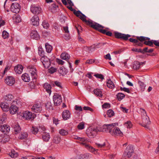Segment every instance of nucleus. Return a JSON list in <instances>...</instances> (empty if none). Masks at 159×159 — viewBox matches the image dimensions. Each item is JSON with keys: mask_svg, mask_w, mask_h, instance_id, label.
<instances>
[{"mask_svg": "<svg viewBox=\"0 0 159 159\" xmlns=\"http://www.w3.org/2000/svg\"><path fill=\"white\" fill-rule=\"evenodd\" d=\"M42 139L43 141L47 142L50 139V136L48 133H44L42 135Z\"/></svg>", "mask_w": 159, "mask_h": 159, "instance_id": "34", "label": "nucleus"}, {"mask_svg": "<svg viewBox=\"0 0 159 159\" xmlns=\"http://www.w3.org/2000/svg\"><path fill=\"white\" fill-rule=\"evenodd\" d=\"M90 52L89 47H85L83 49V53L84 54H87L88 53Z\"/></svg>", "mask_w": 159, "mask_h": 159, "instance_id": "46", "label": "nucleus"}, {"mask_svg": "<svg viewBox=\"0 0 159 159\" xmlns=\"http://www.w3.org/2000/svg\"><path fill=\"white\" fill-rule=\"evenodd\" d=\"M129 41L132 43H137L138 45L139 46H141V44L140 43H138L139 42V41L138 40L133 39L132 38H130L129 39Z\"/></svg>", "mask_w": 159, "mask_h": 159, "instance_id": "53", "label": "nucleus"}, {"mask_svg": "<svg viewBox=\"0 0 159 159\" xmlns=\"http://www.w3.org/2000/svg\"><path fill=\"white\" fill-rule=\"evenodd\" d=\"M13 129L16 134H17L19 133L20 130V126L18 124H16L13 125Z\"/></svg>", "mask_w": 159, "mask_h": 159, "instance_id": "33", "label": "nucleus"}, {"mask_svg": "<svg viewBox=\"0 0 159 159\" xmlns=\"http://www.w3.org/2000/svg\"><path fill=\"white\" fill-rule=\"evenodd\" d=\"M125 126L127 128H130L132 127V124L130 121H127L124 124Z\"/></svg>", "mask_w": 159, "mask_h": 159, "instance_id": "44", "label": "nucleus"}, {"mask_svg": "<svg viewBox=\"0 0 159 159\" xmlns=\"http://www.w3.org/2000/svg\"><path fill=\"white\" fill-rule=\"evenodd\" d=\"M2 36L3 39L7 38L9 36V33L7 31L4 30L2 33Z\"/></svg>", "mask_w": 159, "mask_h": 159, "instance_id": "52", "label": "nucleus"}, {"mask_svg": "<svg viewBox=\"0 0 159 159\" xmlns=\"http://www.w3.org/2000/svg\"><path fill=\"white\" fill-rule=\"evenodd\" d=\"M22 80L25 82H29L30 80V77L29 75L27 73L23 74L21 76Z\"/></svg>", "mask_w": 159, "mask_h": 159, "instance_id": "28", "label": "nucleus"}, {"mask_svg": "<svg viewBox=\"0 0 159 159\" xmlns=\"http://www.w3.org/2000/svg\"><path fill=\"white\" fill-rule=\"evenodd\" d=\"M137 38L141 42L144 41L145 40H149L150 39V38H148L143 36H140V37H137Z\"/></svg>", "mask_w": 159, "mask_h": 159, "instance_id": "51", "label": "nucleus"}, {"mask_svg": "<svg viewBox=\"0 0 159 159\" xmlns=\"http://www.w3.org/2000/svg\"><path fill=\"white\" fill-rule=\"evenodd\" d=\"M111 134L114 136H121L123 135V133L119 128L115 127L112 130Z\"/></svg>", "mask_w": 159, "mask_h": 159, "instance_id": "18", "label": "nucleus"}, {"mask_svg": "<svg viewBox=\"0 0 159 159\" xmlns=\"http://www.w3.org/2000/svg\"><path fill=\"white\" fill-rule=\"evenodd\" d=\"M7 119L6 116L4 114L2 116L0 117V121L1 123H3Z\"/></svg>", "mask_w": 159, "mask_h": 159, "instance_id": "56", "label": "nucleus"}, {"mask_svg": "<svg viewBox=\"0 0 159 159\" xmlns=\"http://www.w3.org/2000/svg\"><path fill=\"white\" fill-rule=\"evenodd\" d=\"M40 61L45 68H48L50 65L49 59L47 57H42L40 58Z\"/></svg>", "mask_w": 159, "mask_h": 159, "instance_id": "11", "label": "nucleus"}, {"mask_svg": "<svg viewBox=\"0 0 159 159\" xmlns=\"http://www.w3.org/2000/svg\"><path fill=\"white\" fill-rule=\"evenodd\" d=\"M59 134L62 136H65L68 134V132L67 130L62 129L59 130Z\"/></svg>", "mask_w": 159, "mask_h": 159, "instance_id": "40", "label": "nucleus"}, {"mask_svg": "<svg viewBox=\"0 0 159 159\" xmlns=\"http://www.w3.org/2000/svg\"><path fill=\"white\" fill-rule=\"evenodd\" d=\"M10 129V127L8 125H3L0 126V130L3 133L9 132Z\"/></svg>", "mask_w": 159, "mask_h": 159, "instance_id": "22", "label": "nucleus"}, {"mask_svg": "<svg viewBox=\"0 0 159 159\" xmlns=\"http://www.w3.org/2000/svg\"><path fill=\"white\" fill-rule=\"evenodd\" d=\"M42 25L43 28L46 29H47L48 28L49 26V24L48 22L46 20H44L43 22Z\"/></svg>", "mask_w": 159, "mask_h": 159, "instance_id": "47", "label": "nucleus"}, {"mask_svg": "<svg viewBox=\"0 0 159 159\" xmlns=\"http://www.w3.org/2000/svg\"><path fill=\"white\" fill-rule=\"evenodd\" d=\"M43 87L46 91L50 95L51 93V85L48 83H45L44 84Z\"/></svg>", "mask_w": 159, "mask_h": 159, "instance_id": "25", "label": "nucleus"}, {"mask_svg": "<svg viewBox=\"0 0 159 159\" xmlns=\"http://www.w3.org/2000/svg\"><path fill=\"white\" fill-rule=\"evenodd\" d=\"M95 62V60H93V59H90L89 60H87L86 62V64H91L93 63H94Z\"/></svg>", "mask_w": 159, "mask_h": 159, "instance_id": "64", "label": "nucleus"}, {"mask_svg": "<svg viewBox=\"0 0 159 159\" xmlns=\"http://www.w3.org/2000/svg\"><path fill=\"white\" fill-rule=\"evenodd\" d=\"M27 134L26 132H24L20 135L19 138L22 139H25L27 137Z\"/></svg>", "mask_w": 159, "mask_h": 159, "instance_id": "50", "label": "nucleus"}, {"mask_svg": "<svg viewBox=\"0 0 159 159\" xmlns=\"http://www.w3.org/2000/svg\"><path fill=\"white\" fill-rule=\"evenodd\" d=\"M46 108L47 110H50L53 109L52 104L50 101H48L45 105Z\"/></svg>", "mask_w": 159, "mask_h": 159, "instance_id": "37", "label": "nucleus"}, {"mask_svg": "<svg viewBox=\"0 0 159 159\" xmlns=\"http://www.w3.org/2000/svg\"><path fill=\"white\" fill-rule=\"evenodd\" d=\"M56 69L53 67H51L48 70V71L51 74H52L56 71Z\"/></svg>", "mask_w": 159, "mask_h": 159, "instance_id": "60", "label": "nucleus"}, {"mask_svg": "<svg viewBox=\"0 0 159 159\" xmlns=\"http://www.w3.org/2000/svg\"><path fill=\"white\" fill-rule=\"evenodd\" d=\"M31 38L33 39L38 40L40 38V36L36 31L32 30L30 34Z\"/></svg>", "mask_w": 159, "mask_h": 159, "instance_id": "21", "label": "nucleus"}, {"mask_svg": "<svg viewBox=\"0 0 159 159\" xmlns=\"http://www.w3.org/2000/svg\"><path fill=\"white\" fill-rule=\"evenodd\" d=\"M89 25L93 28L98 30L103 34H106L107 31L105 30L102 29L104 27L100 24L96 23H93L91 22Z\"/></svg>", "mask_w": 159, "mask_h": 159, "instance_id": "5", "label": "nucleus"}, {"mask_svg": "<svg viewBox=\"0 0 159 159\" xmlns=\"http://www.w3.org/2000/svg\"><path fill=\"white\" fill-rule=\"evenodd\" d=\"M134 152L133 147L132 145H129L127 146L123 155V157L128 158L130 157Z\"/></svg>", "mask_w": 159, "mask_h": 159, "instance_id": "4", "label": "nucleus"}, {"mask_svg": "<svg viewBox=\"0 0 159 159\" xmlns=\"http://www.w3.org/2000/svg\"><path fill=\"white\" fill-rule=\"evenodd\" d=\"M120 89L122 91H124L125 92H126L128 93H130V91L129 89L125 87L122 88L121 87Z\"/></svg>", "mask_w": 159, "mask_h": 159, "instance_id": "63", "label": "nucleus"}, {"mask_svg": "<svg viewBox=\"0 0 159 159\" xmlns=\"http://www.w3.org/2000/svg\"><path fill=\"white\" fill-rule=\"evenodd\" d=\"M74 14L77 17H79L83 21L85 22L88 25H89L91 21H90L87 20L86 19V16L83 14L80 11H76L75 10H74Z\"/></svg>", "mask_w": 159, "mask_h": 159, "instance_id": "3", "label": "nucleus"}, {"mask_svg": "<svg viewBox=\"0 0 159 159\" xmlns=\"http://www.w3.org/2000/svg\"><path fill=\"white\" fill-rule=\"evenodd\" d=\"M102 89H96L94 90V94L97 96L99 97H102Z\"/></svg>", "mask_w": 159, "mask_h": 159, "instance_id": "24", "label": "nucleus"}, {"mask_svg": "<svg viewBox=\"0 0 159 159\" xmlns=\"http://www.w3.org/2000/svg\"><path fill=\"white\" fill-rule=\"evenodd\" d=\"M31 130L32 133L34 134H36L39 131L38 128L36 127H33Z\"/></svg>", "mask_w": 159, "mask_h": 159, "instance_id": "55", "label": "nucleus"}, {"mask_svg": "<svg viewBox=\"0 0 159 159\" xmlns=\"http://www.w3.org/2000/svg\"><path fill=\"white\" fill-rule=\"evenodd\" d=\"M27 69L33 78L35 79L37 77V70L35 67L34 66L30 65L27 67Z\"/></svg>", "mask_w": 159, "mask_h": 159, "instance_id": "9", "label": "nucleus"}, {"mask_svg": "<svg viewBox=\"0 0 159 159\" xmlns=\"http://www.w3.org/2000/svg\"><path fill=\"white\" fill-rule=\"evenodd\" d=\"M16 104H17V102L16 101H14L12 103L11 107L9 109L10 113L11 114H15L17 112L18 108L16 106Z\"/></svg>", "mask_w": 159, "mask_h": 159, "instance_id": "10", "label": "nucleus"}, {"mask_svg": "<svg viewBox=\"0 0 159 159\" xmlns=\"http://www.w3.org/2000/svg\"><path fill=\"white\" fill-rule=\"evenodd\" d=\"M116 96L119 100H121L125 97V95L121 93H119L117 94Z\"/></svg>", "mask_w": 159, "mask_h": 159, "instance_id": "45", "label": "nucleus"}, {"mask_svg": "<svg viewBox=\"0 0 159 159\" xmlns=\"http://www.w3.org/2000/svg\"><path fill=\"white\" fill-rule=\"evenodd\" d=\"M0 107L3 111H7L9 110V106L7 103H2L0 104Z\"/></svg>", "mask_w": 159, "mask_h": 159, "instance_id": "26", "label": "nucleus"}, {"mask_svg": "<svg viewBox=\"0 0 159 159\" xmlns=\"http://www.w3.org/2000/svg\"><path fill=\"white\" fill-rule=\"evenodd\" d=\"M102 107L103 108L106 109L109 108L110 107V105L109 103H105L102 105Z\"/></svg>", "mask_w": 159, "mask_h": 159, "instance_id": "61", "label": "nucleus"}, {"mask_svg": "<svg viewBox=\"0 0 159 159\" xmlns=\"http://www.w3.org/2000/svg\"><path fill=\"white\" fill-rule=\"evenodd\" d=\"M13 19L14 21L16 23L20 22L21 20V18L20 16L18 15H15L13 16Z\"/></svg>", "mask_w": 159, "mask_h": 159, "instance_id": "31", "label": "nucleus"}, {"mask_svg": "<svg viewBox=\"0 0 159 159\" xmlns=\"http://www.w3.org/2000/svg\"><path fill=\"white\" fill-rule=\"evenodd\" d=\"M139 85L140 87V88L141 89V90L142 91H143L145 88L146 85L144 84V83L140 81L139 83Z\"/></svg>", "mask_w": 159, "mask_h": 159, "instance_id": "49", "label": "nucleus"}, {"mask_svg": "<svg viewBox=\"0 0 159 159\" xmlns=\"http://www.w3.org/2000/svg\"><path fill=\"white\" fill-rule=\"evenodd\" d=\"M86 148L89 151L92 152L94 153H95V152H96V153H97L98 151V149H96L93 147L90 146L89 145H86Z\"/></svg>", "mask_w": 159, "mask_h": 159, "instance_id": "35", "label": "nucleus"}, {"mask_svg": "<svg viewBox=\"0 0 159 159\" xmlns=\"http://www.w3.org/2000/svg\"><path fill=\"white\" fill-rule=\"evenodd\" d=\"M107 84V87L110 89H113L115 86L114 83L110 79L108 80Z\"/></svg>", "mask_w": 159, "mask_h": 159, "instance_id": "36", "label": "nucleus"}, {"mask_svg": "<svg viewBox=\"0 0 159 159\" xmlns=\"http://www.w3.org/2000/svg\"><path fill=\"white\" fill-rule=\"evenodd\" d=\"M117 123H114L104 125L102 127H99L98 130L100 132H109L111 134L112 130L111 129L116 126H117Z\"/></svg>", "mask_w": 159, "mask_h": 159, "instance_id": "1", "label": "nucleus"}, {"mask_svg": "<svg viewBox=\"0 0 159 159\" xmlns=\"http://www.w3.org/2000/svg\"><path fill=\"white\" fill-rule=\"evenodd\" d=\"M32 111L36 113L40 112L42 110L41 103L39 102H36L30 106Z\"/></svg>", "mask_w": 159, "mask_h": 159, "instance_id": "2", "label": "nucleus"}, {"mask_svg": "<svg viewBox=\"0 0 159 159\" xmlns=\"http://www.w3.org/2000/svg\"><path fill=\"white\" fill-rule=\"evenodd\" d=\"M77 127L79 129L82 130L84 128V123L83 122L80 123L77 125Z\"/></svg>", "mask_w": 159, "mask_h": 159, "instance_id": "48", "label": "nucleus"}, {"mask_svg": "<svg viewBox=\"0 0 159 159\" xmlns=\"http://www.w3.org/2000/svg\"><path fill=\"white\" fill-rule=\"evenodd\" d=\"M115 37L117 38H120L126 40L130 36L129 35L122 34L117 32H115Z\"/></svg>", "mask_w": 159, "mask_h": 159, "instance_id": "16", "label": "nucleus"}, {"mask_svg": "<svg viewBox=\"0 0 159 159\" xmlns=\"http://www.w3.org/2000/svg\"><path fill=\"white\" fill-rule=\"evenodd\" d=\"M99 127H97L95 129L92 128L88 129L87 131V134L89 137L92 138L98 132H100L98 130Z\"/></svg>", "mask_w": 159, "mask_h": 159, "instance_id": "7", "label": "nucleus"}, {"mask_svg": "<svg viewBox=\"0 0 159 159\" xmlns=\"http://www.w3.org/2000/svg\"><path fill=\"white\" fill-rule=\"evenodd\" d=\"M140 111L142 117L147 116L146 112L144 109H140Z\"/></svg>", "mask_w": 159, "mask_h": 159, "instance_id": "59", "label": "nucleus"}, {"mask_svg": "<svg viewBox=\"0 0 159 159\" xmlns=\"http://www.w3.org/2000/svg\"><path fill=\"white\" fill-rule=\"evenodd\" d=\"M59 72L61 74L64 75L66 74L67 71L65 68H63V67H61L59 70Z\"/></svg>", "mask_w": 159, "mask_h": 159, "instance_id": "57", "label": "nucleus"}, {"mask_svg": "<svg viewBox=\"0 0 159 159\" xmlns=\"http://www.w3.org/2000/svg\"><path fill=\"white\" fill-rule=\"evenodd\" d=\"M63 28L65 33L66 34V35L67 37L66 39H68L69 36V31L68 30V27L67 26H66L64 27Z\"/></svg>", "mask_w": 159, "mask_h": 159, "instance_id": "54", "label": "nucleus"}, {"mask_svg": "<svg viewBox=\"0 0 159 159\" xmlns=\"http://www.w3.org/2000/svg\"><path fill=\"white\" fill-rule=\"evenodd\" d=\"M31 11L35 14H38L41 12V8L39 6L34 5H31L30 7Z\"/></svg>", "mask_w": 159, "mask_h": 159, "instance_id": "15", "label": "nucleus"}, {"mask_svg": "<svg viewBox=\"0 0 159 159\" xmlns=\"http://www.w3.org/2000/svg\"><path fill=\"white\" fill-rule=\"evenodd\" d=\"M70 115L71 114L68 110H65L62 112V117L64 120H66L70 118Z\"/></svg>", "mask_w": 159, "mask_h": 159, "instance_id": "20", "label": "nucleus"}, {"mask_svg": "<svg viewBox=\"0 0 159 159\" xmlns=\"http://www.w3.org/2000/svg\"><path fill=\"white\" fill-rule=\"evenodd\" d=\"M95 145L97 146L98 148H101V149L104 150H108L110 148V144L107 141H105L102 143H95Z\"/></svg>", "mask_w": 159, "mask_h": 159, "instance_id": "6", "label": "nucleus"}, {"mask_svg": "<svg viewBox=\"0 0 159 159\" xmlns=\"http://www.w3.org/2000/svg\"><path fill=\"white\" fill-rule=\"evenodd\" d=\"M22 114L23 115L22 116L23 118L26 120H30L32 118L34 119L36 116L35 114H33L32 113L28 111L23 112Z\"/></svg>", "mask_w": 159, "mask_h": 159, "instance_id": "13", "label": "nucleus"}, {"mask_svg": "<svg viewBox=\"0 0 159 159\" xmlns=\"http://www.w3.org/2000/svg\"><path fill=\"white\" fill-rule=\"evenodd\" d=\"M143 122L141 125L143 127L147 128H149V125L151 124V121L149 120V117L146 116L142 117Z\"/></svg>", "mask_w": 159, "mask_h": 159, "instance_id": "12", "label": "nucleus"}, {"mask_svg": "<svg viewBox=\"0 0 159 159\" xmlns=\"http://www.w3.org/2000/svg\"><path fill=\"white\" fill-rule=\"evenodd\" d=\"M9 154L10 156L12 158L16 157L18 155L17 152H15L14 150H12Z\"/></svg>", "mask_w": 159, "mask_h": 159, "instance_id": "39", "label": "nucleus"}, {"mask_svg": "<svg viewBox=\"0 0 159 159\" xmlns=\"http://www.w3.org/2000/svg\"><path fill=\"white\" fill-rule=\"evenodd\" d=\"M23 69V67L21 65H18L15 67L14 70L16 73L20 74L22 72Z\"/></svg>", "mask_w": 159, "mask_h": 159, "instance_id": "23", "label": "nucleus"}, {"mask_svg": "<svg viewBox=\"0 0 159 159\" xmlns=\"http://www.w3.org/2000/svg\"><path fill=\"white\" fill-rule=\"evenodd\" d=\"M81 142V143L85 146L86 148V145H88L87 143L89 142V139L84 137H80V140Z\"/></svg>", "mask_w": 159, "mask_h": 159, "instance_id": "27", "label": "nucleus"}, {"mask_svg": "<svg viewBox=\"0 0 159 159\" xmlns=\"http://www.w3.org/2000/svg\"><path fill=\"white\" fill-rule=\"evenodd\" d=\"M53 100L54 104L56 106L60 105L62 102L61 95L57 93H54L53 96Z\"/></svg>", "mask_w": 159, "mask_h": 159, "instance_id": "8", "label": "nucleus"}, {"mask_svg": "<svg viewBox=\"0 0 159 159\" xmlns=\"http://www.w3.org/2000/svg\"><path fill=\"white\" fill-rule=\"evenodd\" d=\"M94 76L96 77L97 78L101 79L102 80H103L104 79L103 76L101 74H97L94 75Z\"/></svg>", "mask_w": 159, "mask_h": 159, "instance_id": "58", "label": "nucleus"}, {"mask_svg": "<svg viewBox=\"0 0 159 159\" xmlns=\"http://www.w3.org/2000/svg\"><path fill=\"white\" fill-rule=\"evenodd\" d=\"M4 97L5 100L11 101L13 98V96L11 94H8L5 96Z\"/></svg>", "mask_w": 159, "mask_h": 159, "instance_id": "41", "label": "nucleus"}, {"mask_svg": "<svg viewBox=\"0 0 159 159\" xmlns=\"http://www.w3.org/2000/svg\"><path fill=\"white\" fill-rule=\"evenodd\" d=\"M61 57L63 60L67 61L70 59V56L67 53L64 52L61 54Z\"/></svg>", "mask_w": 159, "mask_h": 159, "instance_id": "29", "label": "nucleus"}, {"mask_svg": "<svg viewBox=\"0 0 159 159\" xmlns=\"http://www.w3.org/2000/svg\"><path fill=\"white\" fill-rule=\"evenodd\" d=\"M99 44L96 43L92 45L90 47H89L90 51L92 52L94 51L97 48H98Z\"/></svg>", "mask_w": 159, "mask_h": 159, "instance_id": "32", "label": "nucleus"}, {"mask_svg": "<svg viewBox=\"0 0 159 159\" xmlns=\"http://www.w3.org/2000/svg\"><path fill=\"white\" fill-rule=\"evenodd\" d=\"M107 114L109 117H111L114 116L115 113L112 110L110 109L107 111Z\"/></svg>", "mask_w": 159, "mask_h": 159, "instance_id": "42", "label": "nucleus"}, {"mask_svg": "<svg viewBox=\"0 0 159 159\" xmlns=\"http://www.w3.org/2000/svg\"><path fill=\"white\" fill-rule=\"evenodd\" d=\"M20 8V6L18 3H14L11 6V10L12 12L17 13L19 12Z\"/></svg>", "mask_w": 159, "mask_h": 159, "instance_id": "14", "label": "nucleus"}, {"mask_svg": "<svg viewBox=\"0 0 159 159\" xmlns=\"http://www.w3.org/2000/svg\"><path fill=\"white\" fill-rule=\"evenodd\" d=\"M143 63V62H135L133 66V68L136 70L140 68L141 65Z\"/></svg>", "mask_w": 159, "mask_h": 159, "instance_id": "30", "label": "nucleus"}, {"mask_svg": "<svg viewBox=\"0 0 159 159\" xmlns=\"http://www.w3.org/2000/svg\"><path fill=\"white\" fill-rule=\"evenodd\" d=\"M60 140V138L57 136H55L53 140V142L57 144L59 143Z\"/></svg>", "mask_w": 159, "mask_h": 159, "instance_id": "43", "label": "nucleus"}, {"mask_svg": "<svg viewBox=\"0 0 159 159\" xmlns=\"http://www.w3.org/2000/svg\"><path fill=\"white\" fill-rule=\"evenodd\" d=\"M31 23L33 25L38 26L39 24V19L38 16H34L30 20Z\"/></svg>", "mask_w": 159, "mask_h": 159, "instance_id": "19", "label": "nucleus"}, {"mask_svg": "<svg viewBox=\"0 0 159 159\" xmlns=\"http://www.w3.org/2000/svg\"><path fill=\"white\" fill-rule=\"evenodd\" d=\"M45 46L47 52L49 53L51 52L52 49V46L48 43H46Z\"/></svg>", "mask_w": 159, "mask_h": 159, "instance_id": "38", "label": "nucleus"}, {"mask_svg": "<svg viewBox=\"0 0 159 159\" xmlns=\"http://www.w3.org/2000/svg\"><path fill=\"white\" fill-rule=\"evenodd\" d=\"M5 82L7 85L12 86L15 83V79L12 76H8L5 79Z\"/></svg>", "mask_w": 159, "mask_h": 159, "instance_id": "17", "label": "nucleus"}, {"mask_svg": "<svg viewBox=\"0 0 159 159\" xmlns=\"http://www.w3.org/2000/svg\"><path fill=\"white\" fill-rule=\"evenodd\" d=\"M56 62L59 65H62L64 63V61L61 59L57 58L56 60Z\"/></svg>", "mask_w": 159, "mask_h": 159, "instance_id": "62", "label": "nucleus"}]
</instances>
